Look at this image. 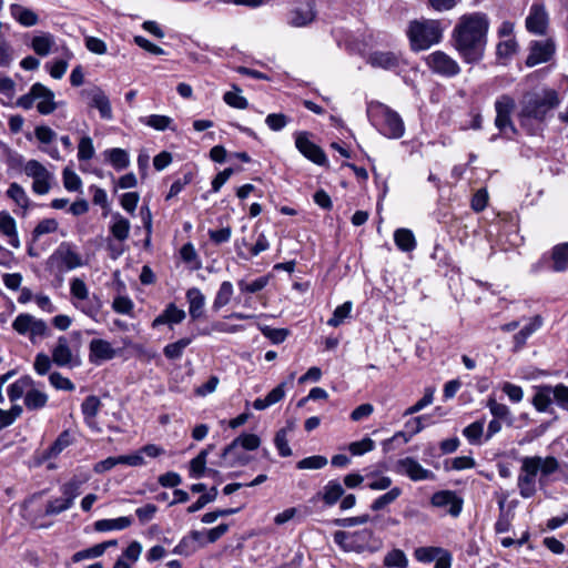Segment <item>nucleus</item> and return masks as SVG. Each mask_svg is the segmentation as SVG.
Here are the masks:
<instances>
[{
  "instance_id": "obj_1",
  "label": "nucleus",
  "mask_w": 568,
  "mask_h": 568,
  "mask_svg": "<svg viewBox=\"0 0 568 568\" xmlns=\"http://www.w3.org/2000/svg\"><path fill=\"white\" fill-rule=\"evenodd\" d=\"M489 19L484 12L463 14L452 32V47L467 64L484 59L487 47Z\"/></svg>"
},
{
  "instance_id": "obj_2",
  "label": "nucleus",
  "mask_w": 568,
  "mask_h": 568,
  "mask_svg": "<svg viewBox=\"0 0 568 568\" xmlns=\"http://www.w3.org/2000/svg\"><path fill=\"white\" fill-rule=\"evenodd\" d=\"M559 105L558 93L547 89L540 92L527 93L520 102L518 119L520 125L535 134L541 129L548 113Z\"/></svg>"
},
{
  "instance_id": "obj_3",
  "label": "nucleus",
  "mask_w": 568,
  "mask_h": 568,
  "mask_svg": "<svg viewBox=\"0 0 568 568\" xmlns=\"http://www.w3.org/2000/svg\"><path fill=\"white\" fill-rule=\"evenodd\" d=\"M559 469V462L554 456H527L521 459L517 487L523 498H530L536 494V476L540 471V481Z\"/></svg>"
},
{
  "instance_id": "obj_4",
  "label": "nucleus",
  "mask_w": 568,
  "mask_h": 568,
  "mask_svg": "<svg viewBox=\"0 0 568 568\" xmlns=\"http://www.w3.org/2000/svg\"><path fill=\"white\" fill-rule=\"evenodd\" d=\"M412 50L423 51L443 39V27L438 20L412 21L407 31Z\"/></svg>"
},
{
  "instance_id": "obj_5",
  "label": "nucleus",
  "mask_w": 568,
  "mask_h": 568,
  "mask_svg": "<svg viewBox=\"0 0 568 568\" xmlns=\"http://www.w3.org/2000/svg\"><path fill=\"white\" fill-rule=\"evenodd\" d=\"M369 115L382 134L390 139H399L404 135L405 126L399 114L387 105L376 103L368 110Z\"/></svg>"
},
{
  "instance_id": "obj_6",
  "label": "nucleus",
  "mask_w": 568,
  "mask_h": 568,
  "mask_svg": "<svg viewBox=\"0 0 568 568\" xmlns=\"http://www.w3.org/2000/svg\"><path fill=\"white\" fill-rule=\"evenodd\" d=\"M70 294L73 306L90 318L97 321L103 303L97 294H90L83 280L74 277L70 282Z\"/></svg>"
},
{
  "instance_id": "obj_7",
  "label": "nucleus",
  "mask_w": 568,
  "mask_h": 568,
  "mask_svg": "<svg viewBox=\"0 0 568 568\" xmlns=\"http://www.w3.org/2000/svg\"><path fill=\"white\" fill-rule=\"evenodd\" d=\"M374 532L364 528L357 531L337 530L334 532V542L345 552H363L372 548Z\"/></svg>"
},
{
  "instance_id": "obj_8",
  "label": "nucleus",
  "mask_w": 568,
  "mask_h": 568,
  "mask_svg": "<svg viewBox=\"0 0 568 568\" xmlns=\"http://www.w3.org/2000/svg\"><path fill=\"white\" fill-rule=\"evenodd\" d=\"M12 327L20 335H29L32 343H36L37 337H44L49 333V327L43 320H38L28 313L19 314Z\"/></svg>"
},
{
  "instance_id": "obj_9",
  "label": "nucleus",
  "mask_w": 568,
  "mask_h": 568,
  "mask_svg": "<svg viewBox=\"0 0 568 568\" xmlns=\"http://www.w3.org/2000/svg\"><path fill=\"white\" fill-rule=\"evenodd\" d=\"M425 62L432 72L445 78H454L460 73L458 62L453 57L440 50L428 54Z\"/></svg>"
},
{
  "instance_id": "obj_10",
  "label": "nucleus",
  "mask_w": 568,
  "mask_h": 568,
  "mask_svg": "<svg viewBox=\"0 0 568 568\" xmlns=\"http://www.w3.org/2000/svg\"><path fill=\"white\" fill-rule=\"evenodd\" d=\"M516 106L515 99L508 94L500 95L495 101V110H496V119L495 125L501 132L507 134L508 130L515 134L517 132L513 121L511 113L514 112Z\"/></svg>"
},
{
  "instance_id": "obj_11",
  "label": "nucleus",
  "mask_w": 568,
  "mask_h": 568,
  "mask_svg": "<svg viewBox=\"0 0 568 568\" xmlns=\"http://www.w3.org/2000/svg\"><path fill=\"white\" fill-rule=\"evenodd\" d=\"M24 172L32 178V191L37 194H47L51 189L52 173L37 160H30L24 166Z\"/></svg>"
},
{
  "instance_id": "obj_12",
  "label": "nucleus",
  "mask_w": 568,
  "mask_h": 568,
  "mask_svg": "<svg viewBox=\"0 0 568 568\" xmlns=\"http://www.w3.org/2000/svg\"><path fill=\"white\" fill-rule=\"evenodd\" d=\"M81 97L88 100L89 106L97 109L100 113V116L104 120H112V106L109 100V97L105 92L98 85H93L87 89H83L80 92Z\"/></svg>"
},
{
  "instance_id": "obj_13",
  "label": "nucleus",
  "mask_w": 568,
  "mask_h": 568,
  "mask_svg": "<svg viewBox=\"0 0 568 568\" xmlns=\"http://www.w3.org/2000/svg\"><path fill=\"white\" fill-rule=\"evenodd\" d=\"M52 266L58 268L74 270L83 265L81 255L74 251L70 243L63 242L50 256Z\"/></svg>"
},
{
  "instance_id": "obj_14",
  "label": "nucleus",
  "mask_w": 568,
  "mask_h": 568,
  "mask_svg": "<svg viewBox=\"0 0 568 568\" xmlns=\"http://www.w3.org/2000/svg\"><path fill=\"white\" fill-rule=\"evenodd\" d=\"M295 146L306 159L317 165H324L327 161L324 151L310 140V134L306 131L295 134Z\"/></svg>"
},
{
  "instance_id": "obj_15",
  "label": "nucleus",
  "mask_w": 568,
  "mask_h": 568,
  "mask_svg": "<svg viewBox=\"0 0 568 568\" xmlns=\"http://www.w3.org/2000/svg\"><path fill=\"white\" fill-rule=\"evenodd\" d=\"M526 29L534 34L544 36L549 26V16L542 3H532L525 21Z\"/></svg>"
},
{
  "instance_id": "obj_16",
  "label": "nucleus",
  "mask_w": 568,
  "mask_h": 568,
  "mask_svg": "<svg viewBox=\"0 0 568 568\" xmlns=\"http://www.w3.org/2000/svg\"><path fill=\"white\" fill-rule=\"evenodd\" d=\"M52 362L59 367L72 368L80 364L78 355L73 354L65 336H60L52 348Z\"/></svg>"
},
{
  "instance_id": "obj_17",
  "label": "nucleus",
  "mask_w": 568,
  "mask_h": 568,
  "mask_svg": "<svg viewBox=\"0 0 568 568\" xmlns=\"http://www.w3.org/2000/svg\"><path fill=\"white\" fill-rule=\"evenodd\" d=\"M396 471L406 475L414 481L434 479L435 477L432 470L424 468L412 457H405L397 460Z\"/></svg>"
},
{
  "instance_id": "obj_18",
  "label": "nucleus",
  "mask_w": 568,
  "mask_h": 568,
  "mask_svg": "<svg viewBox=\"0 0 568 568\" xmlns=\"http://www.w3.org/2000/svg\"><path fill=\"white\" fill-rule=\"evenodd\" d=\"M554 52L555 44L551 40L532 41L530 44V52L526 59V65L535 67L547 62L551 59Z\"/></svg>"
},
{
  "instance_id": "obj_19",
  "label": "nucleus",
  "mask_w": 568,
  "mask_h": 568,
  "mask_svg": "<svg viewBox=\"0 0 568 568\" xmlns=\"http://www.w3.org/2000/svg\"><path fill=\"white\" fill-rule=\"evenodd\" d=\"M430 503L437 508H448L447 513L453 517L459 516L463 508V499L457 497L454 491L442 490L432 496Z\"/></svg>"
},
{
  "instance_id": "obj_20",
  "label": "nucleus",
  "mask_w": 568,
  "mask_h": 568,
  "mask_svg": "<svg viewBox=\"0 0 568 568\" xmlns=\"http://www.w3.org/2000/svg\"><path fill=\"white\" fill-rule=\"evenodd\" d=\"M116 356V351L112 347L111 343L102 339L94 338L89 344V361L92 364L100 365L103 362L111 361Z\"/></svg>"
},
{
  "instance_id": "obj_21",
  "label": "nucleus",
  "mask_w": 568,
  "mask_h": 568,
  "mask_svg": "<svg viewBox=\"0 0 568 568\" xmlns=\"http://www.w3.org/2000/svg\"><path fill=\"white\" fill-rule=\"evenodd\" d=\"M32 94H37V100H39L37 110L40 114L48 115L55 111L54 93L49 88L39 82L34 83Z\"/></svg>"
},
{
  "instance_id": "obj_22",
  "label": "nucleus",
  "mask_w": 568,
  "mask_h": 568,
  "mask_svg": "<svg viewBox=\"0 0 568 568\" xmlns=\"http://www.w3.org/2000/svg\"><path fill=\"white\" fill-rule=\"evenodd\" d=\"M315 11L311 2L294 8L288 13V24L295 28L305 27L315 19Z\"/></svg>"
},
{
  "instance_id": "obj_23",
  "label": "nucleus",
  "mask_w": 568,
  "mask_h": 568,
  "mask_svg": "<svg viewBox=\"0 0 568 568\" xmlns=\"http://www.w3.org/2000/svg\"><path fill=\"white\" fill-rule=\"evenodd\" d=\"M367 63L373 68L394 70L399 65V57L390 51H375L368 55Z\"/></svg>"
},
{
  "instance_id": "obj_24",
  "label": "nucleus",
  "mask_w": 568,
  "mask_h": 568,
  "mask_svg": "<svg viewBox=\"0 0 568 568\" xmlns=\"http://www.w3.org/2000/svg\"><path fill=\"white\" fill-rule=\"evenodd\" d=\"M0 233L9 239V244L14 248L20 247L14 219L6 211L0 212Z\"/></svg>"
},
{
  "instance_id": "obj_25",
  "label": "nucleus",
  "mask_w": 568,
  "mask_h": 568,
  "mask_svg": "<svg viewBox=\"0 0 568 568\" xmlns=\"http://www.w3.org/2000/svg\"><path fill=\"white\" fill-rule=\"evenodd\" d=\"M251 457L242 452V448L236 447L233 452L227 454V446L223 449L221 454V462L217 463L220 467H239L245 466L250 463Z\"/></svg>"
},
{
  "instance_id": "obj_26",
  "label": "nucleus",
  "mask_w": 568,
  "mask_h": 568,
  "mask_svg": "<svg viewBox=\"0 0 568 568\" xmlns=\"http://www.w3.org/2000/svg\"><path fill=\"white\" fill-rule=\"evenodd\" d=\"M186 300L189 303V314L192 320L200 318L203 315L205 296L197 287H192L186 291Z\"/></svg>"
},
{
  "instance_id": "obj_27",
  "label": "nucleus",
  "mask_w": 568,
  "mask_h": 568,
  "mask_svg": "<svg viewBox=\"0 0 568 568\" xmlns=\"http://www.w3.org/2000/svg\"><path fill=\"white\" fill-rule=\"evenodd\" d=\"M186 314L183 310L178 308L175 304L171 303L166 308L154 318L152 326L156 327L164 324H179L185 318Z\"/></svg>"
},
{
  "instance_id": "obj_28",
  "label": "nucleus",
  "mask_w": 568,
  "mask_h": 568,
  "mask_svg": "<svg viewBox=\"0 0 568 568\" xmlns=\"http://www.w3.org/2000/svg\"><path fill=\"white\" fill-rule=\"evenodd\" d=\"M131 224L128 219L120 213L112 215V223L110 225V233L119 242H124L130 236Z\"/></svg>"
},
{
  "instance_id": "obj_29",
  "label": "nucleus",
  "mask_w": 568,
  "mask_h": 568,
  "mask_svg": "<svg viewBox=\"0 0 568 568\" xmlns=\"http://www.w3.org/2000/svg\"><path fill=\"white\" fill-rule=\"evenodd\" d=\"M133 523L131 516H123L114 519H100L94 523V529L100 532L111 530H123L130 527Z\"/></svg>"
},
{
  "instance_id": "obj_30",
  "label": "nucleus",
  "mask_w": 568,
  "mask_h": 568,
  "mask_svg": "<svg viewBox=\"0 0 568 568\" xmlns=\"http://www.w3.org/2000/svg\"><path fill=\"white\" fill-rule=\"evenodd\" d=\"M101 400L98 396L90 395L81 404V410L88 426L95 424V417L101 408Z\"/></svg>"
},
{
  "instance_id": "obj_31",
  "label": "nucleus",
  "mask_w": 568,
  "mask_h": 568,
  "mask_svg": "<svg viewBox=\"0 0 568 568\" xmlns=\"http://www.w3.org/2000/svg\"><path fill=\"white\" fill-rule=\"evenodd\" d=\"M34 386V381L29 375L22 376L12 383L8 388V397L11 402H16L26 396L30 387Z\"/></svg>"
},
{
  "instance_id": "obj_32",
  "label": "nucleus",
  "mask_w": 568,
  "mask_h": 568,
  "mask_svg": "<svg viewBox=\"0 0 568 568\" xmlns=\"http://www.w3.org/2000/svg\"><path fill=\"white\" fill-rule=\"evenodd\" d=\"M48 399L49 397L44 392L32 386L26 393L24 405L29 410H38L45 407Z\"/></svg>"
},
{
  "instance_id": "obj_33",
  "label": "nucleus",
  "mask_w": 568,
  "mask_h": 568,
  "mask_svg": "<svg viewBox=\"0 0 568 568\" xmlns=\"http://www.w3.org/2000/svg\"><path fill=\"white\" fill-rule=\"evenodd\" d=\"M72 444V437L69 430H63L54 443L43 453V458L50 459L58 457L67 447Z\"/></svg>"
},
{
  "instance_id": "obj_34",
  "label": "nucleus",
  "mask_w": 568,
  "mask_h": 568,
  "mask_svg": "<svg viewBox=\"0 0 568 568\" xmlns=\"http://www.w3.org/2000/svg\"><path fill=\"white\" fill-rule=\"evenodd\" d=\"M261 439L255 434H242L237 436L230 445H227V454L233 452L236 447L245 450H255L260 447Z\"/></svg>"
},
{
  "instance_id": "obj_35",
  "label": "nucleus",
  "mask_w": 568,
  "mask_h": 568,
  "mask_svg": "<svg viewBox=\"0 0 568 568\" xmlns=\"http://www.w3.org/2000/svg\"><path fill=\"white\" fill-rule=\"evenodd\" d=\"M343 495V486L337 480H329L323 488L322 499L326 506H333Z\"/></svg>"
},
{
  "instance_id": "obj_36",
  "label": "nucleus",
  "mask_w": 568,
  "mask_h": 568,
  "mask_svg": "<svg viewBox=\"0 0 568 568\" xmlns=\"http://www.w3.org/2000/svg\"><path fill=\"white\" fill-rule=\"evenodd\" d=\"M54 44V37L51 33H42L40 36H36L31 41L32 50L41 57L48 55Z\"/></svg>"
},
{
  "instance_id": "obj_37",
  "label": "nucleus",
  "mask_w": 568,
  "mask_h": 568,
  "mask_svg": "<svg viewBox=\"0 0 568 568\" xmlns=\"http://www.w3.org/2000/svg\"><path fill=\"white\" fill-rule=\"evenodd\" d=\"M10 10L13 18L24 27H32L38 23V16L28 8L20 4H12Z\"/></svg>"
},
{
  "instance_id": "obj_38",
  "label": "nucleus",
  "mask_w": 568,
  "mask_h": 568,
  "mask_svg": "<svg viewBox=\"0 0 568 568\" xmlns=\"http://www.w3.org/2000/svg\"><path fill=\"white\" fill-rule=\"evenodd\" d=\"M552 386L542 385L537 388L532 405L538 412H546L552 402Z\"/></svg>"
},
{
  "instance_id": "obj_39",
  "label": "nucleus",
  "mask_w": 568,
  "mask_h": 568,
  "mask_svg": "<svg viewBox=\"0 0 568 568\" xmlns=\"http://www.w3.org/2000/svg\"><path fill=\"white\" fill-rule=\"evenodd\" d=\"M104 154H105L108 161L110 162V164L116 171H122V170L126 169L130 164L129 154L123 149H120V148L110 149V150H106L104 152Z\"/></svg>"
},
{
  "instance_id": "obj_40",
  "label": "nucleus",
  "mask_w": 568,
  "mask_h": 568,
  "mask_svg": "<svg viewBox=\"0 0 568 568\" xmlns=\"http://www.w3.org/2000/svg\"><path fill=\"white\" fill-rule=\"evenodd\" d=\"M396 246L403 252H410L416 247V240L413 232L408 229H398L394 233Z\"/></svg>"
},
{
  "instance_id": "obj_41",
  "label": "nucleus",
  "mask_w": 568,
  "mask_h": 568,
  "mask_svg": "<svg viewBox=\"0 0 568 568\" xmlns=\"http://www.w3.org/2000/svg\"><path fill=\"white\" fill-rule=\"evenodd\" d=\"M233 294V284L230 281L222 282L214 297L212 305L213 308L215 311H219L225 305H227L231 302Z\"/></svg>"
},
{
  "instance_id": "obj_42",
  "label": "nucleus",
  "mask_w": 568,
  "mask_h": 568,
  "mask_svg": "<svg viewBox=\"0 0 568 568\" xmlns=\"http://www.w3.org/2000/svg\"><path fill=\"white\" fill-rule=\"evenodd\" d=\"M268 282H270V276L264 275V276H260L251 282H247L245 280H240L237 282V286H239L240 293L243 295L254 294V293H257V292H261L262 290H264L267 286Z\"/></svg>"
},
{
  "instance_id": "obj_43",
  "label": "nucleus",
  "mask_w": 568,
  "mask_h": 568,
  "mask_svg": "<svg viewBox=\"0 0 568 568\" xmlns=\"http://www.w3.org/2000/svg\"><path fill=\"white\" fill-rule=\"evenodd\" d=\"M552 270L562 272L568 268V243L556 245L552 248Z\"/></svg>"
},
{
  "instance_id": "obj_44",
  "label": "nucleus",
  "mask_w": 568,
  "mask_h": 568,
  "mask_svg": "<svg viewBox=\"0 0 568 568\" xmlns=\"http://www.w3.org/2000/svg\"><path fill=\"white\" fill-rule=\"evenodd\" d=\"M3 29L4 24L0 22V68H7L12 63L14 53L13 48L7 40Z\"/></svg>"
},
{
  "instance_id": "obj_45",
  "label": "nucleus",
  "mask_w": 568,
  "mask_h": 568,
  "mask_svg": "<svg viewBox=\"0 0 568 568\" xmlns=\"http://www.w3.org/2000/svg\"><path fill=\"white\" fill-rule=\"evenodd\" d=\"M7 196L11 199L18 206H20L23 210H28L30 205V199L24 191V189L13 182L9 185V189L7 190Z\"/></svg>"
},
{
  "instance_id": "obj_46",
  "label": "nucleus",
  "mask_w": 568,
  "mask_h": 568,
  "mask_svg": "<svg viewBox=\"0 0 568 568\" xmlns=\"http://www.w3.org/2000/svg\"><path fill=\"white\" fill-rule=\"evenodd\" d=\"M207 450H201L196 457L190 462V477L201 478L206 474Z\"/></svg>"
},
{
  "instance_id": "obj_47",
  "label": "nucleus",
  "mask_w": 568,
  "mask_h": 568,
  "mask_svg": "<svg viewBox=\"0 0 568 568\" xmlns=\"http://www.w3.org/2000/svg\"><path fill=\"white\" fill-rule=\"evenodd\" d=\"M191 338L185 337L174 343L168 344L163 348V354L169 359H179L182 357L184 349L191 344Z\"/></svg>"
},
{
  "instance_id": "obj_48",
  "label": "nucleus",
  "mask_w": 568,
  "mask_h": 568,
  "mask_svg": "<svg viewBox=\"0 0 568 568\" xmlns=\"http://www.w3.org/2000/svg\"><path fill=\"white\" fill-rule=\"evenodd\" d=\"M142 122L158 131H164L166 129L175 130V128L172 126L173 120L168 115L152 114L143 119Z\"/></svg>"
},
{
  "instance_id": "obj_49",
  "label": "nucleus",
  "mask_w": 568,
  "mask_h": 568,
  "mask_svg": "<svg viewBox=\"0 0 568 568\" xmlns=\"http://www.w3.org/2000/svg\"><path fill=\"white\" fill-rule=\"evenodd\" d=\"M402 495V489L399 487H393L384 495L376 498L372 505L371 509L374 511H378L385 508L387 505L394 503Z\"/></svg>"
},
{
  "instance_id": "obj_50",
  "label": "nucleus",
  "mask_w": 568,
  "mask_h": 568,
  "mask_svg": "<svg viewBox=\"0 0 568 568\" xmlns=\"http://www.w3.org/2000/svg\"><path fill=\"white\" fill-rule=\"evenodd\" d=\"M412 439V435L408 432L399 430L395 433L390 438L385 439L382 443L384 453H389L396 447L407 444Z\"/></svg>"
},
{
  "instance_id": "obj_51",
  "label": "nucleus",
  "mask_w": 568,
  "mask_h": 568,
  "mask_svg": "<svg viewBox=\"0 0 568 568\" xmlns=\"http://www.w3.org/2000/svg\"><path fill=\"white\" fill-rule=\"evenodd\" d=\"M484 420H476L464 428L463 435L473 445H479L484 434Z\"/></svg>"
},
{
  "instance_id": "obj_52",
  "label": "nucleus",
  "mask_w": 568,
  "mask_h": 568,
  "mask_svg": "<svg viewBox=\"0 0 568 568\" xmlns=\"http://www.w3.org/2000/svg\"><path fill=\"white\" fill-rule=\"evenodd\" d=\"M234 91H227L223 95L224 102L235 109L244 110L248 106L247 100L241 95V89L233 87Z\"/></svg>"
},
{
  "instance_id": "obj_53",
  "label": "nucleus",
  "mask_w": 568,
  "mask_h": 568,
  "mask_svg": "<svg viewBox=\"0 0 568 568\" xmlns=\"http://www.w3.org/2000/svg\"><path fill=\"white\" fill-rule=\"evenodd\" d=\"M444 552V548L440 547H418L414 551V557L419 562H432L436 560V558Z\"/></svg>"
},
{
  "instance_id": "obj_54",
  "label": "nucleus",
  "mask_w": 568,
  "mask_h": 568,
  "mask_svg": "<svg viewBox=\"0 0 568 568\" xmlns=\"http://www.w3.org/2000/svg\"><path fill=\"white\" fill-rule=\"evenodd\" d=\"M58 222L54 219L40 221L32 231V242H37L42 235L53 233L58 230Z\"/></svg>"
},
{
  "instance_id": "obj_55",
  "label": "nucleus",
  "mask_w": 568,
  "mask_h": 568,
  "mask_svg": "<svg viewBox=\"0 0 568 568\" xmlns=\"http://www.w3.org/2000/svg\"><path fill=\"white\" fill-rule=\"evenodd\" d=\"M352 308L353 304L351 301H347L337 306L333 313V316L327 321V324L333 327L339 326L344 320L349 316Z\"/></svg>"
},
{
  "instance_id": "obj_56",
  "label": "nucleus",
  "mask_w": 568,
  "mask_h": 568,
  "mask_svg": "<svg viewBox=\"0 0 568 568\" xmlns=\"http://www.w3.org/2000/svg\"><path fill=\"white\" fill-rule=\"evenodd\" d=\"M384 565L386 567L407 568L408 560L403 550L394 549L385 556Z\"/></svg>"
},
{
  "instance_id": "obj_57",
  "label": "nucleus",
  "mask_w": 568,
  "mask_h": 568,
  "mask_svg": "<svg viewBox=\"0 0 568 568\" xmlns=\"http://www.w3.org/2000/svg\"><path fill=\"white\" fill-rule=\"evenodd\" d=\"M486 406L490 410L491 415L501 420L510 419V409L505 404L498 403L494 397L487 399Z\"/></svg>"
},
{
  "instance_id": "obj_58",
  "label": "nucleus",
  "mask_w": 568,
  "mask_h": 568,
  "mask_svg": "<svg viewBox=\"0 0 568 568\" xmlns=\"http://www.w3.org/2000/svg\"><path fill=\"white\" fill-rule=\"evenodd\" d=\"M95 150L93 141L90 136H82L78 145V159L80 161H89L94 156Z\"/></svg>"
},
{
  "instance_id": "obj_59",
  "label": "nucleus",
  "mask_w": 568,
  "mask_h": 568,
  "mask_svg": "<svg viewBox=\"0 0 568 568\" xmlns=\"http://www.w3.org/2000/svg\"><path fill=\"white\" fill-rule=\"evenodd\" d=\"M328 460L325 456L314 455L301 459L296 467L298 469H321L327 465Z\"/></svg>"
},
{
  "instance_id": "obj_60",
  "label": "nucleus",
  "mask_w": 568,
  "mask_h": 568,
  "mask_svg": "<svg viewBox=\"0 0 568 568\" xmlns=\"http://www.w3.org/2000/svg\"><path fill=\"white\" fill-rule=\"evenodd\" d=\"M82 481L78 478H72L61 486V493L64 499H70L73 505L74 499L80 495Z\"/></svg>"
},
{
  "instance_id": "obj_61",
  "label": "nucleus",
  "mask_w": 568,
  "mask_h": 568,
  "mask_svg": "<svg viewBox=\"0 0 568 568\" xmlns=\"http://www.w3.org/2000/svg\"><path fill=\"white\" fill-rule=\"evenodd\" d=\"M70 499H64V497L54 498L52 500H49L45 506V515L48 516H54L59 515L69 508H71Z\"/></svg>"
},
{
  "instance_id": "obj_62",
  "label": "nucleus",
  "mask_w": 568,
  "mask_h": 568,
  "mask_svg": "<svg viewBox=\"0 0 568 568\" xmlns=\"http://www.w3.org/2000/svg\"><path fill=\"white\" fill-rule=\"evenodd\" d=\"M274 445L276 449L278 450L280 456L282 457H288L292 455V449L288 445L287 440V429L281 428L277 430L275 438H274Z\"/></svg>"
},
{
  "instance_id": "obj_63",
  "label": "nucleus",
  "mask_w": 568,
  "mask_h": 568,
  "mask_svg": "<svg viewBox=\"0 0 568 568\" xmlns=\"http://www.w3.org/2000/svg\"><path fill=\"white\" fill-rule=\"evenodd\" d=\"M375 448V443L369 437H365L362 440L353 442L348 446V450L352 455L359 456L365 453L372 452Z\"/></svg>"
},
{
  "instance_id": "obj_64",
  "label": "nucleus",
  "mask_w": 568,
  "mask_h": 568,
  "mask_svg": "<svg viewBox=\"0 0 568 568\" xmlns=\"http://www.w3.org/2000/svg\"><path fill=\"white\" fill-rule=\"evenodd\" d=\"M552 398L557 405L562 409L568 410V386L558 384L552 386Z\"/></svg>"
}]
</instances>
